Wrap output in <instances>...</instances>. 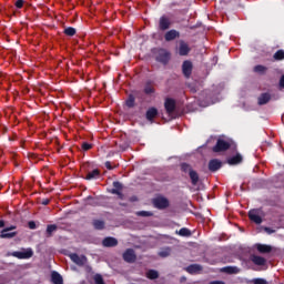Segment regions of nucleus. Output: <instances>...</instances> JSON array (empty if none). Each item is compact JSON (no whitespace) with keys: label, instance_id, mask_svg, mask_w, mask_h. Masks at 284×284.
<instances>
[{"label":"nucleus","instance_id":"obj_30","mask_svg":"<svg viewBox=\"0 0 284 284\" xmlns=\"http://www.w3.org/2000/svg\"><path fill=\"white\" fill-rule=\"evenodd\" d=\"M57 230H58L57 224H49L47 226V237L50 239V236H52V233L57 232Z\"/></svg>","mask_w":284,"mask_h":284},{"label":"nucleus","instance_id":"obj_8","mask_svg":"<svg viewBox=\"0 0 284 284\" xmlns=\"http://www.w3.org/2000/svg\"><path fill=\"white\" fill-rule=\"evenodd\" d=\"M122 258L125 263H134L136 261V253L133 248H128L126 252L123 253Z\"/></svg>","mask_w":284,"mask_h":284},{"label":"nucleus","instance_id":"obj_25","mask_svg":"<svg viewBox=\"0 0 284 284\" xmlns=\"http://www.w3.org/2000/svg\"><path fill=\"white\" fill-rule=\"evenodd\" d=\"M92 225L94 230H105V222L103 220H93Z\"/></svg>","mask_w":284,"mask_h":284},{"label":"nucleus","instance_id":"obj_23","mask_svg":"<svg viewBox=\"0 0 284 284\" xmlns=\"http://www.w3.org/2000/svg\"><path fill=\"white\" fill-rule=\"evenodd\" d=\"M51 281L53 284H63V277L58 272L51 274Z\"/></svg>","mask_w":284,"mask_h":284},{"label":"nucleus","instance_id":"obj_6","mask_svg":"<svg viewBox=\"0 0 284 284\" xmlns=\"http://www.w3.org/2000/svg\"><path fill=\"white\" fill-rule=\"evenodd\" d=\"M69 257L72 261V263H74L75 265H79V267H83V265L88 263V257H85V255L79 256V254L77 253H71L69 254Z\"/></svg>","mask_w":284,"mask_h":284},{"label":"nucleus","instance_id":"obj_32","mask_svg":"<svg viewBox=\"0 0 284 284\" xmlns=\"http://www.w3.org/2000/svg\"><path fill=\"white\" fill-rule=\"evenodd\" d=\"M111 192H123V184L119 181L113 182V189Z\"/></svg>","mask_w":284,"mask_h":284},{"label":"nucleus","instance_id":"obj_43","mask_svg":"<svg viewBox=\"0 0 284 284\" xmlns=\"http://www.w3.org/2000/svg\"><path fill=\"white\" fill-rule=\"evenodd\" d=\"M253 283L254 284H267V281L258 277V278L253 280Z\"/></svg>","mask_w":284,"mask_h":284},{"label":"nucleus","instance_id":"obj_41","mask_svg":"<svg viewBox=\"0 0 284 284\" xmlns=\"http://www.w3.org/2000/svg\"><path fill=\"white\" fill-rule=\"evenodd\" d=\"M82 150H83V152H88L89 150H92V144L88 143V142H83Z\"/></svg>","mask_w":284,"mask_h":284},{"label":"nucleus","instance_id":"obj_49","mask_svg":"<svg viewBox=\"0 0 284 284\" xmlns=\"http://www.w3.org/2000/svg\"><path fill=\"white\" fill-rule=\"evenodd\" d=\"M3 230H7V232H12V230H17V226L11 225V226L6 227V229H3Z\"/></svg>","mask_w":284,"mask_h":284},{"label":"nucleus","instance_id":"obj_18","mask_svg":"<svg viewBox=\"0 0 284 284\" xmlns=\"http://www.w3.org/2000/svg\"><path fill=\"white\" fill-rule=\"evenodd\" d=\"M271 100L272 95L270 93H262L257 99V103L258 105H266V103H270Z\"/></svg>","mask_w":284,"mask_h":284},{"label":"nucleus","instance_id":"obj_37","mask_svg":"<svg viewBox=\"0 0 284 284\" xmlns=\"http://www.w3.org/2000/svg\"><path fill=\"white\" fill-rule=\"evenodd\" d=\"M93 281L95 284H105V281H103V276L101 274H95Z\"/></svg>","mask_w":284,"mask_h":284},{"label":"nucleus","instance_id":"obj_3","mask_svg":"<svg viewBox=\"0 0 284 284\" xmlns=\"http://www.w3.org/2000/svg\"><path fill=\"white\" fill-rule=\"evenodd\" d=\"M153 207L156 210H168L170 207V200L163 195H158L152 200Z\"/></svg>","mask_w":284,"mask_h":284},{"label":"nucleus","instance_id":"obj_15","mask_svg":"<svg viewBox=\"0 0 284 284\" xmlns=\"http://www.w3.org/2000/svg\"><path fill=\"white\" fill-rule=\"evenodd\" d=\"M248 219H250V221H253V223H256V225H261L263 223V217H261V215H258L256 210H251L248 212Z\"/></svg>","mask_w":284,"mask_h":284},{"label":"nucleus","instance_id":"obj_29","mask_svg":"<svg viewBox=\"0 0 284 284\" xmlns=\"http://www.w3.org/2000/svg\"><path fill=\"white\" fill-rule=\"evenodd\" d=\"M146 278H150V281H156V278H159V271L149 270L146 272Z\"/></svg>","mask_w":284,"mask_h":284},{"label":"nucleus","instance_id":"obj_22","mask_svg":"<svg viewBox=\"0 0 284 284\" xmlns=\"http://www.w3.org/2000/svg\"><path fill=\"white\" fill-rule=\"evenodd\" d=\"M256 250L260 254H270V252H272V246L267 244H256Z\"/></svg>","mask_w":284,"mask_h":284},{"label":"nucleus","instance_id":"obj_1","mask_svg":"<svg viewBox=\"0 0 284 284\" xmlns=\"http://www.w3.org/2000/svg\"><path fill=\"white\" fill-rule=\"evenodd\" d=\"M125 108L129 110V116L138 123L143 121V89L131 90L124 101Z\"/></svg>","mask_w":284,"mask_h":284},{"label":"nucleus","instance_id":"obj_14","mask_svg":"<svg viewBox=\"0 0 284 284\" xmlns=\"http://www.w3.org/2000/svg\"><path fill=\"white\" fill-rule=\"evenodd\" d=\"M103 247H116L119 245V240L112 236L104 237L102 241Z\"/></svg>","mask_w":284,"mask_h":284},{"label":"nucleus","instance_id":"obj_11","mask_svg":"<svg viewBox=\"0 0 284 284\" xmlns=\"http://www.w3.org/2000/svg\"><path fill=\"white\" fill-rule=\"evenodd\" d=\"M170 26H172L170 18H168L166 16H162L159 21L160 30H162V32H165V30H170Z\"/></svg>","mask_w":284,"mask_h":284},{"label":"nucleus","instance_id":"obj_54","mask_svg":"<svg viewBox=\"0 0 284 284\" xmlns=\"http://www.w3.org/2000/svg\"><path fill=\"white\" fill-rule=\"evenodd\" d=\"M138 216H143V211H139Z\"/></svg>","mask_w":284,"mask_h":284},{"label":"nucleus","instance_id":"obj_34","mask_svg":"<svg viewBox=\"0 0 284 284\" xmlns=\"http://www.w3.org/2000/svg\"><path fill=\"white\" fill-rule=\"evenodd\" d=\"M63 32L67 37H74V34H77V29H74L73 27H68L64 29Z\"/></svg>","mask_w":284,"mask_h":284},{"label":"nucleus","instance_id":"obj_42","mask_svg":"<svg viewBox=\"0 0 284 284\" xmlns=\"http://www.w3.org/2000/svg\"><path fill=\"white\" fill-rule=\"evenodd\" d=\"M28 227H29V230H37V223L34 221H29Z\"/></svg>","mask_w":284,"mask_h":284},{"label":"nucleus","instance_id":"obj_36","mask_svg":"<svg viewBox=\"0 0 284 284\" xmlns=\"http://www.w3.org/2000/svg\"><path fill=\"white\" fill-rule=\"evenodd\" d=\"M179 235L180 236H192V231H190V229H187V227H182L179 231Z\"/></svg>","mask_w":284,"mask_h":284},{"label":"nucleus","instance_id":"obj_9","mask_svg":"<svg viewBox=\"0 0 284 284\" xmlns=\"http://www.w3.org/2000/svg\"><path fill=\"white\" fill-rule=\"evenodd\" d=\"M190 44H187L185 41H180L178 53L180 57H187L191 52Z\"/></svg>","mask_w":284,"mask_h":284},{"label":"nucleus","instance_id":"obj_50","mask_svg":"<svg viewBox=\"0 0 284 284\" xmlns=\"http://www.w3.org/2000/svg\"><path fill=\"white\" fill-rule=\"evenodd\" d=\"M280 88H284V74L280 79Z\"/></svg>","mask_w":284,"mask_h":284},{"label":"nucleus","instance_id":"obj_45","mask_svg":"<svg viewBox=\"0 0 284 284\" xmlns=\"http://www.w3.org/2000/svg\"><path fill=\"white\" fill-rule=\"evenodd\" d=\"M104 165H105L106 170H114V166H112V162H110V161H106L104 163Z\"/></svg>","mask_w":284,"mask_h":284},{"label":"nucleus","instance_id":"obj_38","mask_svg":"<svg viewBox=\"0 0 284 284\" xmlns=\"http://www.w3.org/2000/svg\"><path fill=\"white\" fill-rule=\"evenodd\" d=\"M236 266H226L223 268V272H226V274H236Z\"/></svg>","mask_w":284,"mask_h":284},{"label":"nucleus","instance_id":"obj_19","mask_svg":"<svg viewBox=\"0 0 284 284\" xmlns=\"http://www.w3.org/2000/svg\"><path fill=\"white\" fill-rule=\"evenodd\" d=\"M251 261L254 263V265H260L263 266L265 263H267V260L265 257L260 256V255H251Z\"/></svg>","mask_w":284,"mask_h":284},{"label":"nucleus","instance_id":"obj_4","mask_svg":"<svg viewBox=\"0 0 284 284\" xmlns=\"http://www.w3.org/2000/svg\"><path fill=\"white\" fill-rule=\"evenodd\" d=\"M232 141H225L223 139H219L216 144L213 146V152H227L232 148Z\"/></svg>","mask_w":284,"mask_h":284},{"label":"nucleus","instance_id":"obj_21","mask_svg":"<svg viewBox=\"0 0 284 284\" xmlns=\"http://www.w3.org/2000/svg\"><path fill=\"white\" fill-rule=\"evenodd\" d=\"M203 270V266L201 264H191L186 267V272L189 274H199Z\"/></svg>","mask_w":284,"mask_h":284},{"label":"nucleus","instance_id":"obj_27","mask_svg":"<svg viewBox=\"0 0 284 284\" xmlns=\"http://www.w3.org/2000/svg\"><path fill=\"white\" fill-rule=\"evenodd\" d=\"M88 201V205H91L92 207H97L98 205H101V203L99 202V197H92V195H89L87 197Z\"/></svg>","mask_w":284,"mask_h":284},{"label":"nucleus","instance_id":"obj_13","mask_svg":"<svg viewBox=\"0 0 284 284\" xmlns=\"http://www.w3.org/2000/svg\"><path fill=\"white\" fill-rule=\"evenodd\" d=\"M223 168V162L219 159H213L209 161V170L210 172H219V169Z\"/></svg>","mask_w":284,"mask_h":284},{"label":"nucleus","instance_id":"obj_51","mask_svg":"<svg viewBox=\"0 0 284 284\" xmlns=\"http://www.w3.org/2000/svg\"><path fill=\"white\" fill-rule=\"evenodd\" d=\"M209 284H225V282H223V281H213V282H211Z\"/></svg>","mask_w":284,"mask_h":284},{"label":"nucleus","instance_id":"obj_39","mask_svg":"<svg viewBox=\"0 0 284 284\" xmlns=\"http://www.w3.org/2000/svg\"><path fill=\"white\" fill-rule=\"evenodd\" d=\"M267 68L261 64L254 67V72H258L260 74H263V72H265Z\"/></svg>","mask_w":284,"mask_h":284},{"label":"nucleus","instance_id":"obj_33","mask_svg":"<svg viewBox=\"0 0 284 284\" xmlns=\"http://www.w3.org/2000/svg\"><path fill=\"white\" fill-rule=\"evenodd\" d=\"M275 61H283L284 60V50H277L273 55Z\"/></svg>","mask_w":284,"mask_h":284},{"label":"nucleus","instance_id":"obj_48","mask_svg":"<svg viewBox=\"0 0 284 284\" xmlns=\"http://www.w3.org/2000/svg\"><path fill=\"white\" fill-rule=\"evenodd\" d=\"M41 205H50V199H43Z\"/></svg>","mask_w":284,"mask_h":284},{"label":"nucleus","instance_id":"obj_26","mask_svg":"<svg viewBox=\"0 0 284 284\" xmlns=\"http://www.w3.org/2000/svg\"><path fill=\"white\" fill-rule=\"evenodd\" d=\"M158 254H159V256H161V258H168V256H170V254H172V248L163 247L160 250V252Z\"/></svg>","mask_w":284,"mask_h":284},{"label":"nucleus","instance_id":"obj_52","mask_svg":"<svg viewBox=\"0 0 284 284\" xmlns=\"http://www.w3.org/2000/svg\"><path fill=\"white\" fill-rule=\"evenodd\" d=\"M0 227H6V221L0 220Z\"/></svg>","mask_w":284,"mask_h":284},{"label":"nucleus","instance_id":"obj_35","mask_svg":"<svg viewBox=\"0 0 284 284\" xmlns=\"http://www.w3.org/2000/svg\"><path fill=\"white\" fill-rule=\"evenodd\" d=\"M181 170L182 172H184L185 174H190V172H192L194 169H192V165L187 164V163H182L181 164Z\"/></svg>","mask_w":284,"mask_h":284},{"label":"nucleus","instance_id":"obj_44","mask_svg":"<svg viewBox=\"0 0 284 284\" xmlns=\"http://www.w3.org/2000/svg\"><path fill=\"white\" fill-rule=\"evenodd\" d=\"M23 3H24L23 0H17L16 3H14V6H16V8H18L19 10H21V8H23Z\"/></svg>","mask_w":284,"mask_h":284},{"label":"nucleus","instance_id":"obj_2","mask_svg":"<svg viewBox=\"0 0 284 284\" xmlns=\"http://www.w3.org/2000/svg\"><path fill=\"white\" fill-rule=\"evenodd\" d=\"M7 256H13L14 258H19L20 261H26L34 256V251H32V248H21V251L9 252Z\"/></svg>","mask_w":284,"mask_h":284},{"label":"nucleus","instance_id":"obj_24","mask_svg":"<svg viewBox=\"0 0 284 284\" xmlns=\"http://www.w3.org/2000/svg\"><path fill=\"white\" fill-rule=\"evenodd\" d=\"M189 176L191 179L192 185H199L200 178L196 171H190Z\"/></svg>","mask_w":284,"mask_h":284},{"label":"nucleus","instance_id":"obj_20","mask_svg":"<svg viewBox=\"0 0 284 284\" xmlns=\"http://www.w3.org/2000/svg\"><path fill=\"white\" fill-rule=\"evenodd\" d=\"M229 165H239V163H243V155L236 153V155L230 158L227 160Z\"/></svg>","mask_w":284,"mask_h":284},{"label":"nucleus","instance_id":"obj_47","mask_svg":"<svg viewBox=\"0 0 284 284\" xmlns=\"http://www.w3.org/2000/svg\"><path fill=\"white\" fill-rule=\"evenodd\" d=\"M130 203H136L139 201V197L136 195H133L129 197Z\"/></svg>","mask_w":284,"mask_h":284},{"label":"nucleus","instance_id":"obj_40","mask_svg":"<svg viewBox=\"0 0 284 284\" xmlns=\"http://www.w3.org/2000/svg\"><path fill=\"white\" fill-rule=\"evenodd\" d=\"M111 194H115L118 196V199H120L121 201H123V199H125V195L123 194L122 191H111Z\"/></svg>","mask_w":284,"mask_h":284},{"label":"nucleus","instance_id":"obj_28","mask_svg":"<svg viewBox=\"0 0 284 284\" xmlns=\"http://www.w3.org/2000/svg\"><path fill=\"white\" fill-rule=\"evenodd\" d=\"M8 232V230H2L0 233V239H14V236H17V232Z\"/></svg>","mask_w":284,"mask_h":284},{"label":"nucleus","instance_id":"obj_16","mask_svg":"<svg viewBox=\"0 0 284 284\" xmlns=\"http://www.w3.org/2000/svg\"><path fill=\"white\" fill-rule=\"evenodd\" d=\"M101 176V171L99 169H94L93 171H89L85 175V181H94Z\"/></svg>","mask_w":284,"mask_h":284},{"label":"nucleus","instance_id":"obj_12","mask_svg":"<svg viewBox=\"0 0 284 284\" xmlns=\"http://www.w3.org/2000/svg\"><path fill=\"white\" fill-rule=\"evenodd\" d=\"M156 116H159V110L154 106L149 108L145 113L146 121H150V123H154V119H156Z\"/></svg>","mask_w":284,"mask_h":284},{"label":"nucleus","instance_id":"obj_31","mask_svg":"<svg viewBox=\"0 0 284 284\" xmlns=\"http://www.w3.org/2000/svg\"><path fill=\"white\" fill-rule=\"evenodd\" d=\"M144 94H149L150 97H152V94H154V87L152 85V83L148 82L145 84Z\"/></svg>","mask_w":284,"mask_h":284},{"label":"nucleus","instance_id":"obj_10","mask_svg":"<svg viewBox=\"0 0 284 284\" xmlns=\"http://www.w3.org/2000/svg\"><path fill=\"white\" fill-rule=\"evenodd\" d=\"M164 108L166 113L174 114V111L176 110V101L172 98H168L164 102Z\"/></svg>","mask_w":284,"mask_h":284},{"label":"nucleus","instance_id":"obj_7","mask_svg":"<svg viewBox=\"0 0 284 284\" xmlns=\"http://www.w3.org/2000/svg\"><path fill=\"white\" fill-rule=\"evenodd\" d=\"M192 70H194V64H192V61L185 60L182 63V74L185 79H190V77H192Z\"/></svg>","mask_w":284,"mask_h":284},{"label":"nucleus","instance_id":"obj_17","mask_svg":"<svg viewBox=\"0 0 284 284\" xmlns=\"http://www.w3.org/2000/svg\"><path fill=\"white\" fill-rule=\"evenodd\" d=\"M180 37H181V33H179V31H176L174 29L168 31L164 34L165 41H174V39H179Z\"/></svg>","mask_w":284,"mask_h":284},{"label":"nucleus","instance_id":"obj_46","mask_svg":"<svg viewBox=\"0 0 284 284\" xmlns=\"http://www.w3.org/2000/svg\"><path fill=\"white\" fill-rule=\"evenodd\" d=\"M264 232H266L267 234H274V232H276V231L274 229L265 226Z\"/></svg>","mask_w":284,"mask_h":284},{"label":"nucleus","instance_id":"obj_5","mask_svg":"<svg viewBox=\"0 0 284 284\" xmlns=\"http://www.w3.org/2000/svg\"><path fill=\"white\" fill-rule=\"evenodd\" d=\"M171 54L165 49H159L155 55V61L162 63L163 65H168L170 63Z\"/></svg>","mask_w":284,"mask_h":284},{"label":"nucleus","instance_id":"obj_53","mask_svg":"<svg viewBox=\"0 0 284 284\" xmlns=\"http://www.w3.org/2000/svg\"><path fill=\"white\" fill-rule=\"evenodd\" d=\"M151 215V213L150 212H148V211H143V216H150Z\"/></svg>","mask_w":284,"mask_h":284}]
</instances>
